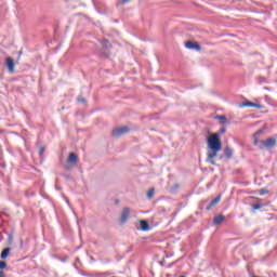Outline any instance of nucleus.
Instances as JSON below:
<instances>
[{
  "label": "nucleus",
  "instance_id": "f8f14e48",
  "mask_svg": "<svg viewBox=\"0 0 277 277\" xmlns=\"http://www.w3.org/2000/svg\"><path fill=\"white\" fill-rule=\"evenodd\" d=\"M141 230L148 232L150 230V225L146 221H141Z\"/></svg>",
  "mask_w": 277,
  "mask_h": 277
},
{
  "label": "nucleus",
  "instance_id": "aec40b11",
  "mask_svg": "<svg viewBox=\"0 0 277 277\" xmlns=\"http://www.w3.org/2000/svg\"><path fill=\"white\" fill-rule=\"evenodd\" d=\"M44 155V147H40L39 149V156L42 157Z\"/></svg>",
  "mask_w": 277,
  "mask_h": 277
},
{
  "label": "nucleus",
  "instance_id": "f257e3e1",
  "mask_svg": "<svg viewBox=\"0 0 277 277\" xmlns=\"http://www.w3.org/2000/svg\"><path fill=\"white\" fill-rule=\"evenodd\" d=\"M208 148H210V150H222L220 133H214L208 137Z\"/></svg>",
  "mask_w": 277,
  "mask_h": 277
},
{
  "label": "nucleus",
  "instance_id": "9b49d317",
  "mask_svg": "<svg viewBox=\"0 0 277 277\" xmlns=\"http://www.w3.org/2000/svg\"><path fill=\"white\" fill-rule=\"evenodd\" d=\"M9 72H14V60L12 57H8L5 61Z\"/></svg>",
  "mask_w": 277,
  "mask_h": 277
},
{
  "label": "nucleus",
  "instance_id": "c756f323",
  "mask_svg": "<svg viewBox=\"0 0 277 277\" xmlns=\"http://www.w3.org/2000/svg\"><path fill=\"white\" fill-rule=\"evenodd\" d=\"M180 277H185V276H180Z\"/></svg>",
  "mask_w": 277,
  "mask_h": 277
},
{
  "label": "nucleus",
  "instance_id": "393cba45",
  "mask_svg": "<svg viewBox=\"0 0 277 277\" xmlns=\"http://www.w3.org/2000/svg\"><path fill=\"white\" fill-rule=\"evenodd\" d=\"M179 189V184H175L174 187L172 188V192H176Z\"/></svg>",
  "mask_w": 277,
  "mask_h": 277
},
{
  "label": "nucleus",
  "instance_id": "4468645a",
  "mask_svg": "<svg viewBox=\"0 0 277 277\" xmlns=\"http://www.w3.org/2000/svg\"><path fill=\"white\" fill-rule=\"evenodd\" d=\"M224 154L228 159H233V149H230V147H226Z\"/></svg>",
  "mask_w": 277,
  "mask_h": 277
},
{
  "label": "nucleus",
  "instance_id": "5701e85b",
  "mask_svg": "<svg viewBox=\"0 0 277 277\" xmlns=\"http://www.w3.org/2000/svg\"><path fill=\"white\" fill-rule=\"evenodd\" d=\"M13 240H14V237L12 235H9V243H12Z\"/></svg>",
  "mask_w": 277,
  "mask_h": 277
},
{
  "label": "nucleus",
  "instance_id": "b1692460",
  "mask_svg": "<svg viewBox=\"0 0 277 277\" xmlns=\"http://www.w3.org/2000/svg\"><path fill=\"white\" fill-rule=\"evenodd\" d=\"M222 133H226V128H222V129L220 130L219 135L222 134Z\"/></svg>",
  "mask_w": 277,
  "mask_h": 277
},
{
  "label": "nucleus",
  "instance_id": "9d476101",
  "mask_svg": "<svg viewBox=\"0 0 277 277\" xmlns=\"http://www.w3.org/2000/svg\"><path fill=\"white\" fill-rule=\"evenodd\" d=\"M185 47L186 49H192V50H195V51H200V44H198L197 42H192V41H187L185 43Z\"/></svg>",
  "mask_w": 277,
  "mask_h": 277
},
{
  "label": "nucleus",
  "instance_id": "cd10ccee",
  "mask_svg": "<svg viewBox=\"0 0 277 277\" xmlns=\"http://www.w3.org/2000/svg\"><path fill=\"white\" fill-rule=\"evenodd\" d=\"M0 277H5V274L3 272H1Z\"/></svg>",
  "mask_w": 277,
  "mask_h": 277
},
{
  "label": "nucleus",
  "instance_id": "a211bd4d",
  "mask_svg": "<svg viewBox=\"0 0 277 277\" xmlns=\"http://www.w3.org/2000/svg\"><path fill=\"white\" fill-rule=\"evenodd\" d=\"M8 267V263L5 261H0V269H5Z\"/></svg>",
  "mask_w": 277,
  "mask_h": 277
},
{
  "label": "nucleus",
  "instance_id": "ddd939ff",
  "mask_svg": "<svg viewBox=\"0 0 277 277\" xmlns=\"http://www.w3.org/2000/svg\"><path fill=\"white\" fill-rule=\"evenodd\" d=\"M10 248H5L1 254H0V259L4 260V259H8V256H10Z\"/></svg>",
  "mask_w": 277,
  "mask_h": 277
},
{
  "label": "nucleus",
  "instance_id": "bb28decb",
  "mask_svg": "<svg viewBox=\"0 0 277 277\" xmlns=\"http://www.w3.org/2000/svg\"><path fill=\"white\" fill-rule=\"evenodd\" d=\"M264 194H267L266 190H261V196H264Z\"/></svg>",
  "mask_w": 277,
  "mask_h": 277
},
{
  "label": "nucleus",
  "instance_id": "7ed1b4c3",
  "mask_svg": "<svg viewBox=\"0 0 277 277\" xmlns=\"http://www.w3.org/2000/svg\"><path fill=\"white\" fill-rule=\"evenodd\" d=\"M77 161H79V158L75 155V153H70L67 158V163L65 166V170H70V168H75L77 166Z\"/></svg>",
  "mask_w": 277,
  "mask_h": 277
},
{
  "label": "nucleus",
  "instance_id": "39448f33",
  "mask_svg": "<svg viewBox=\"0 0 277 277\" xmlns=\"http://www.w3.org/2000/svg\"><path fill=\"white\" fill-rule=\"evenodd\" d=\"M130 215H131V209L127 207L123 208L120 216V224H127Z\"/></svg>",
  "mask_w": 277,
  "mask_h": 277
},
{
  "label": "nucleus",
  "instance_id": "1a4fd4ad",
  "mask_svg": "<svg viewBox=\"0 0 277 277\" xmlns=\"http://www.w3.org/2000/svg\"><path fill=\"white\" fill-rule=\"evenodd\" d=\"M240 107H255L256 109H263V106L261 104L253 102H245L240 104Z\"/></svg>",
  "mask_w": 277,
  "mask_h": 277
},
{
  "label": "nucleus",
  "instance_id": "a878e982",
  "mask_svg": "<svg viewBox=\"0 0 277 277\" xmlns=\"http://www.w3.org/2000/svg\"><path fill=\"white\" fill-rule=\"evenodd\" d=\"M131 0H121V5H124V3H129Z\"/></svg>",
  "mask_w": 277,
  "mask_h": 277
},
{
  "label": "nucleus",
  "instance_id": "f03ea898",
  "mask_svg": "<svg viewBox=\"0 0 277 277\" xmlns=\"http://www.w3.org/2000/svg\"><path fill=\"white\" fill-rule=\"evenodd\" d=\"M254 146H256L258 148H260V150H263L265 148H274V146H276V138L274 137H268L264 141L261 140H254Z\"/></svg>",
  "mask_w": 277,
  "mask_h": 277
},
{
  "label": "nucleus",
  "instance_id": "6e6552de",
  "mask_svg": "<svg viewBox=\"0 0 277 277\" xmlns=\"http://www.w3.org/2000/svg\"><path fill=\"white\" fill-rule=\"evenodd\" d=\"M220 200H222V195L216 196L214 199L210 201V203L206 207L207 211H210V209H213V207H215V205H217Z\"/></svg>",
  "mask_w": 277,
  "mask_h": 277
},
{
  "label": "nucleus",
  "instance_id": "c85d7f7f",
  "mask_svg": "<svg viewBox=\"0 0 277 277\" xmlns=\"http://www.w3.org/2000/svg\"><path fill=\"white\" fill-rule=\"evenodd\" d=\"M65 179H68V175H65Z\"/></svg>",
  "mask_w": 277,
  "mask_h": 277
},
{
  "label": "nucleus",
  "instance_id": "423d86ee",
  "mask_svg": "<svg viewBox=\"0 0 277 277\" xmlns=\"http://www.w3.org/2000/svg\"><path fill=\"white\" fill-rule=\"evenodd\" d=\"M212 151L211 153H208L207 154V161L208 163H211V166H215V157H217V153H220L221 149H211Z\"/></svg>",
  "mask_w": 277,
  "mask_h": 277
},
{
  "label": "nucleus",
  "instance_id": "f3484780",
  "mask_svg": "<svg viewBox=\"0 0 277 277\" xmlns=\"http://www.w3.org/2000/svg\"><path fill=\"white\" fill-rule=\"evenodd\" d=\"M153 196H155V188H150V189L147 192V198H153Z\"/></svg>",
  "mask_w": 277,
  "mask_h": 277
},
{
  "label": "nucleus",
  "instance_id": "0eeeda50",
  "mask_svg": "<svg viewBox=\"0 0 277 277\" xmlns=\"http://www.w3.org/2000/svg\"><path fill=\"white\" fill-rule=\"evenodd\" d=\"M124 133H129L128 127L117 128L113 131V137H120V135H124Z\"/></svg>",
  "mask_w": 277,
  "mask_h": 277
},
{
  "label": "nucleus",
  "instance_id": "dca6fc26",
  "mask_svg": "<svg viewBox=\"0 0 277 277\" xmlns=\"http://www.w3.org/2000/svg\"><path fill=\"white\" fill-rule=\"evenodd\" d=\"M217 119L221 120L222 124H226L227 122L226 116L224 115L217 116Z\"/></svg>",
  "mask_w": 277,
  "mask_h": 277
},
{
  "label": "nucleus",
  "instance_id": "20e7f679",
  "mask_svg": "<svg viewBox=\"0 0 277 277\" xmlns=\"http://www.w3.org/2000/svg\"><path fill=\"white\" fill-rule=\"evenodd\" d=\"M102 49L103 52H101L102 57H109V50L111 49V43L107 39H104L102 41Z\"/></svg>",
  "mask_w": 277,
  "mask_h": 277
},
{
  "label": "nucleus",
  "instance_id": "7c9ffc66",
  "mask_svg": "<svg viewBox=\"0 0 277 277\" xmlns=\"http://www.w3.org/2000/svg\"><path fill=\"white\" fill-rule=\"evenodd\" d=\"M3 272V271H0V273Z\"/></svg>",
  "mask_w": 277,
  "mask_h": 277
},
{
  "label": "nucleus",
  "instance_id": "4be33fe9",
  "mask_svg": "<svg viewBox=\"0 0 277 277\" xmlns=\"http://www.w3.org/2000/svg\"><path fill=\"white\" fill-rule=\"evenodd\" d=\"M78 103H85V98H83V97H78Z\"/></svg>",
  "mask_w": 277,
  "mask_h": 277
},
{
  "label": "nucleus",
  "instance_id": "2eb2a0df",
  "mask_svg": "<svg viewBox=\"0 0 277 277\" xmlns=\"http://www.w3.org/2000/svg\"><path fill=\"white\" fill-rule=\"evenodd\" d=\"M221 222H224V215L220 214L214 217L213 224L219 225Z\"/></svg>",
  "mask_w": 277,
  "mask_h": 277
},
{
  "label": "nucleus",
  "instance_id": "6ab92c4d",
  "mask_svg": "<svg viewBox=\"0 0 277 277\" xmlns=\"http://www.w3.org/2000/svg\"><path fill=\"white\" fill-rule=\"evenodd\" d=\"M262 208H263V205H261V203H255V205H253L254 211H256V210H259V209H262Z\"/></svg>",
  "mask_w": 277,
  "mask_h": 277
},
{
  "label": "nucleus",
  "instance_id": "412c9836",
  "mask_svg": "<svg viewBox=\"0 0 277 277\" xmlns=\"http://www.w3.org/2000/svg\"><path fill=\"white\" fill-rule=\"evenodd\" d=\"M263 130H259L258 132H255V137H259V135H262Z\"/></svg>",
  "mask_w": 277,
  "mask_h": 277
}]
</instances>
